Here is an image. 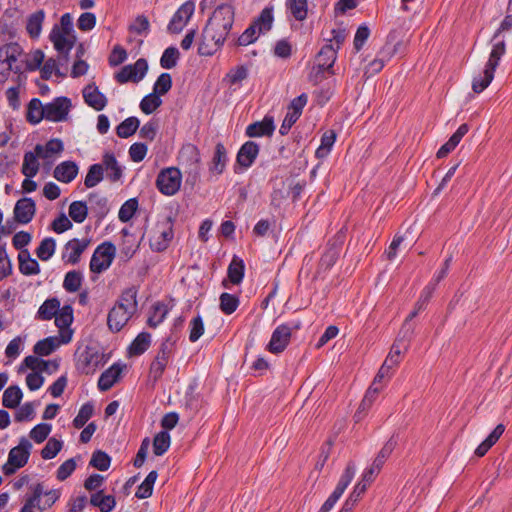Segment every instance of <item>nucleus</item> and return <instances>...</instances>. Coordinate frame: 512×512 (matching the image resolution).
Here are the masks:
<instances>
[{
    "label": "nucleus",
    "instance_id": "19",
    "mask_svg": "<svg viewBox=\"0 0 512 512\" xmlns=\"http://www.w3.org/2000/svg\"><path fill=\"white\" fill-rule=\"evenodd\" d=\"M90 241L87 239H72L68 241L64 248L63 259L68 263L76 264L80 260L81 254L86 250Z\"/></svg>",
    "mask_w": 512,
    "mask_h": 512
},
{
    "label": "nucleus",
    "instance_id": "20",
    "mask_svg": "<svg viewBox=\"0 0 512 512\" xmlns=\"http://www.w3.org/2000/svg\"><path fill=\"white\" fill-rule=\"evenodd\" d=\"M31 494L26 495L24 505L20 512H43L44 509L40 504V499L44 493L43 484L37 483L30 486Z\"/></svg>",
    "mask_w": 512,
    "mask_h": 512
},
{
    "label": "nucleus",
    "instance_id": "40",
    "mask_svg": "<svg viewBox=\"0 0 512 512\" xmlns=\"http://www.w3.org/2000/svg\"><path fill=\"white\" fill-rule=\"evenodd\" d=\"M168 313L167 306L162 302H157L152 306V311L150 316L148 317L147 324L156 328L160 323L164 321L166 315Z\"/></svg>",
    "mask_w": 512,
    "mask_h": 512
},
{
    "label": "nucleus",
    "instance_id": "11",
    "mask_svg": "<svg viewBox=\"0 0 512 512\" xmlns=\"http://www.w3.org/2000/svg\"><path fill=\"white\" fill-rule=\"evenodd\" d=\"M355 464L353 462H349L347 464V467L342 474L335 490L333 493L329 496V498L324 502V504L321 506L318 512H329L333 506L336 504V502L339 500V498L344 493L345 489L348 487V485L351 483L352 479L355 475Z\"/></svg>",
    "mask_w": 512,
    "mask_h": 512
},
{
    "label": "nucleus",
    "instance_id": "39",
    "mask_svg": "<svg viewBox=\"0 0 512 512\" xmlns=\"http://www.w3.org/2000/svg\"><path fill=\"white\" fill-rule=\"evenodd\" d=\"M140 121L136 117H128L122 121L116 128V133L120 138L132 136L139 128Z\"/></svg>",
    "mask_w": 512,
    "mask_h": 512
},
{
    "label": "nucleus",
    "instance_id": "16",
    "mask_svg": "<svg viewBox=\"0 0 512 512\" xmlns=\"http://www.w3.org/2000/svg\"><path fill=\"white\" fill-rule=\"evenodd\" d=\"M71 108V101L67 97H57L52 102L45 104L46 120L61 122L66 120Z\"/></svg>",
    "mask_w": 512,
    "mask_h": 512
},
{
    "label": "nucleus",
    "instance_id": "5",
    "mask_svg": "<svg viewBox=\"0 0 512 512\" xmlns=\"http://www.w3.org/2000/svg\"><path fill=\"white\" fill-rule=\"evenodd\" d=\"M337 58V49L332 43L324 45L315 58V64L309 74V79L314 83L325 78L324 73L333 74V65Z\"/></svg>",
    "mask_w": 512,
    "mask_h": 512
},
{
    "label": "nucleus",
    "instance_id": "15",
    "mask_svg": "<svg viewBox=\"0 0 512 512\" xmlns=\"http://www.w3.org/2000/svg\"><path fill=\"white\" fill-rule=\"evenodd\" d=\"M194 10L195 4L193 1L183 3L170 20L167 27L168 31L173 34L181 32L192 17Z\"/></svg>",
    "mask_w": 512,
    "mask_h": 512
},
{
    "label": "nucleus",
    "instance_id": "14",
    "mask_svg": "<svg viewBox=\"0 0 512 512\" xmlns=\"http://www.w3.org/2000/svg\"><path fill=\"white\" fill-rule=\"evenodd\" d=\"M147 69V61L144 58H140L133 65L124 66L116 73L115 79L121 84L128 81L139 82L145 76Z\"/></svg>",
    "mask_w": 512,
    "mask_h": 512
},
{
    "label": "nucleus",
    "instance_id": "37",
    "mask_svg": "<svg viewBox=\"0 0 512 512\" xmlns=\"http://www.w3.org/2000/svg\"><path fill=\"white\" fill-rule=\"evenodd\" d=\"M228 279L232 284L238 285L242 282L244 276L243 260L234 256L228 267Z\"/></svg>",
    "mask_w": 512,
    "mask_h": 512
},
{
    "label": "nucleus",
    "instance_id": "57",
    "mask_svg": "<svg viewBox=\"0 0 512 512\" xmlns=\"http://www.w3.org/2000/svg\"><path fill=\"white\" fill-rule=\"evenodd\" d=\"M138 208V201L135 198L127 200L120 208L118 217L122 222H128L134 216Z\"/></svg>",
    "mask_w": 512,
    "mask_h": 512
},
{
    "label": "nucleus",
    "instance_id": "27",
    "mask_svg": "<svg viewBox=\"0 0 512 512\" xmlns=\"http://www.w3.org/2000/svg\"><path fill=\"white\" fill-rule=\"evenodd\" d=\"M122 372V367L118 364H113L110 368L105 370L99 380L98 388L101 391H108L118 381Z\"/></svg>",
    "mask_w": 512,
    "mask_h": 512
},
{
    "label": "nucleus",
    "instance_id": "59",
    "mask_svg": "<svg viewBox=\"0 0 512 512\" xmlns=\"http://www.w3.org/2000/svg\"><path fill=\"white\" fill-rule=\"evenodd\" d=\"M172 87V78L169 73H162L156 80L153 93L158 96L165 95Z\"/></svg>",
    "mask_w": 512,
    "mask_h": 512
},
{
    "label": "nucleus",
    "instance_id": "18",
    "mask_svg": "<svg viewBox=\"0 0 512 512\" xmlns=\"http://www.w3.org/2000/svg\"><path fill=\"white\" fill-rule=\"evenodd\" d=\"M50 40L52 41L54 48L65 58H67L70 50L73 48L76 37L74 34H64L59 31V26L55 25L50 33Z\"/></svg>",
    "mask_w": 512,
    "mask_h": 512
},
{
    "label": "nucleus",
    "instance_id": "30",
    "mask_svg": "<svg viewBox=\"0 0 512 512\" xmlns=\"http://www.w3.org/2000/svg\"><path fill=\"white\" fill-rule=\"evenodd\" d=\"M44 19H45V12L43 10H38L28 16L27 23H26V30L31 38L39 37L41 30H42V25H43Z\"/></svg>",
    "mask_w": 512,
    "mask_h": 512
},
{
    "label": "nucleus",
    "instance_id": "36",
    "mask_svg": "<svg viewBox=\"0 0 512 512\" xmlns=\"http://www.w3.org/2000/svg\"><path fill=\"white\" fill-rule=\"evenodd\" d=\"M286 8L290 14L298 21H303L307 17V0H286Z\"/></svg>",
    "mask_w": 512,
    "mask_h": 512
},
{
    "label": "nucleus",
    "instance_id": "56",
    "mask_svg": "<svg viewBox=\"0 0 512 512\" xmlns=\"http://www.w3.org/2000/svg\"><path fill=\"white\" fill-rule=\"evenodd\" d=\"M179 58V51L175 47H168L162 54L160 65L164 69H172L176 66Z\"/></svg>",
    "mask_w": 512,
    "mask_h": 512
},
{
    "label": "nucleus",
    "instance_id": "44",
    "mask_svg": "<svg viewBox=\"0 0 512 512\" xmlns=\"http://www.w3.org/2000/svg\"><path fill=\"white\" fill-rule=\"evenodd\" d=\"M157 472L156 471H151L147 477L145 478V480L142 482V484L138 487L136 493H135V496L138 498V499H145V498H148L152 495V492H153V486H154V483L157 479Z\"/></svg>",
    "mask_w": 512,
    "mask_h": 512
},
{
    "label": "nucleus",
    "instance_id": "53",
    "mask_svg": "<svg viewBox=\"0 0 512 512\" xmlns=\"http://www.w3.org/2000/svg\"><path fill=\"white\" fill-rule=\"evenodd\" d=\"M335 139H336V135L333 131H328V132H325L321 138V145L317 148L316 150V157L317 158H324L326 157L334 142H335Z\"/></svg>",
    "mask_w": 512,
    "mask_h": 512
},
{
    "label": "nucleus",
    "instance_id": "54",
    "mask_svg": "<svg viewBox=\"0 0 512 512\" xmlns=\"http://www.w3.org/2000/svg\"><path fill=\"white\" fill-rule=\"evenodd\" d=\"M161 104L162 100L160 99V96H158L156 93H151L141 100L140 109L143 113L148 115L153 113L158 107L161 106Z\"/></svg>",
    "mask_w": 512,
    "mask_h": 512
},
{
    "label": "nucleus",
    "instance_id": "9",
    "mask_svg": "<svg viewBox=\"0 0 512 512\" xmlns=\"http://www.w3.org/2000/svg\"><path fill=\"white\" fill-rule=\"evenodd\" d=\"M116 248L111 242H104L99 245L90 260V270L94 273H101L107 270L113 262Z\"/></svg>",
    "mask_w": 512,
    "mask_h": 512
},
{
    "label": "nucleus",
    "instance_id": "13",
    "mask_svg": "<svg viewBox=\"0 0 512 512\" xmlns=\"http://www.w3.org/2000/svg\"><path fill=\"white\" fill-rule=\"evenodd\" d=\"M308 97L305 93H302L298 97L294 98L288 106L287 114L280 127V134L285 135L299 119L302 114V110L307 104Z\"/></svg>",
    "mask_w": 512,
    "mask_h": 512
},
{
    "label": "nucleus",
    "instance_id": "62",
    "mask_svg": "<svg viewBox=\"0 0 512 512\" xmlns=\"http://www.w3.org/2000/svg\"><path fill=\"white\" fill-rule=\"evenodd\" d=\"M158 128V121L150 120L141 127L139 131V136L143 139L153 141L157 135Z\"/></svg>",
    "mask_w": 512,
    "mask_h": 512
},
{
    "label": "nucleus",
    "instance_id": "26",
    "mask_svg": "<svg viewBox=\"0 0 512 512\" xmlns=\"http://www.w3.org/2000/svg\"><path fill=\"white\" fill-rule=\"evenodd\" d=\"M104 170L107 171V178L111 182H117L121 179L123 171L122 167L119 165L116 157L111 152H106L103 155L102 163Z\"/></svg>",
    "mask_w": 512,
    "mask_h": 512
},
{
    "label": "nucleus",
    "instance_id": "17",
    "mask_svg": "<svg viewBox=\"0 0 512 512\" xmlns=\"http://www.w3.org/2000/svg\"><path fill=\"white\" fill-rule=\"evenodd\" d=\"M292 329L286 324L279 325L272 333L267 350L270 353L278 354L285 350L290 342Z\"/></svg>",
    "mask_w": 512,
    "mask_h": 512
},
{
    "label": "nucleus",
    "instance_id": "60",
    "mask_svg": "<svg viewBox=\"0 0 512 512\" xmlns=\"http://www.w3.org/2000/svg\"><path fill=\"white\" fill-rule=\"evenodd\" d=\"M247 76V68L245 66H238L227 73L225 80L232 86L241 83Z\"/></svg>",
    "mask_w": 512,
    "mask_h": 512
},
{
    "label": "nucleus",
    "instance_id": "51",
    "mask_svg": "<svg viewBox=\"0 0 512 512\" xmlns=\"http://www.w3.org/2000/svg\"><path fill=\"white\" fill-rule=\"evenodd\" d=\"M179 157L187 164L193 165L200 162V153L198 148L193 144H186L182 147Z\"/></svg>",
    "mask_w": 512,
    "mask_h": 512
},
{
    "label": "nucleus",
    "instance_id": "38",
    "mask_svg": "<svg viewBox=\"0 0 512 512\" xmlns=\"http://www.w3.org/2000/svg\"><path fill=\"white\" fill-rule=\"evenodd\" d=\"M104 178V167L102 164H93L89 167L86 174L84 185L86 188H93Z\"/></svg>",
    "mask_w": 512,
    "mask_h": 512
},
{
    "label": "nucleus",
    "instance_id": "4",
    "mask_svg": "<svg viewBox=\"0 0 512 512\" xmlns=\"http://www.w3.org/2000/svg\"><path fill=\"white\" fill-rule=\"evenodd\" d=\"M506 52L505 41H498L493 44L489 59L485 65L482 74L475 76L472 81V90L475 93L483 92L494 79V73L499 65L501 57Z\"/></svg>",
    "mask_w": 512,
    "mask_h": 512
},
{
    "label": "nucleus",
    "instance_id": "52",
    "mask_svg": "<svg viewBox=\"0 0 512 512\" xmlns=\"http://www.w3.org/2000/svg\"><path fill=\"white\" fill-rule=\"evenodd\" d=\"M89 464L100 471H106L111 464V457L104 451L97 450L92 454Z\"/></svg>",
    "mask_w": 512,
    "mask_h": 512
},
{
    "label": "nucleus",
    "instance_id": "41",
    "mask_svg": "<svg viewBox=\"0 0 512 512\" xmlns=\"http://www.w3.org/2000/svg\"><path fill=\"white\" fill-rule=\"evenodd\" d=\"M83 276L81 272L72 270L66 273L63 288L70 293L77 292L82 285Z\"/></svg>",
    "mask_w": 512,
    "mask_h": 512
},
{
    "label": "nucleus",
    "instance_id": "23",
    "mask_svg": "<svg viewBox=\"0 0 512 512\" xmlns=\"http://www.w3.org/2000/svg\"><path fill=\"white\" fill-rule=\"evenodd\" d=\"M83 97L87 105L97 111H101L107 104V98L101 93L95 84H88L83 89Z\"/></svg>",
    "mask_w": 512,
    "mask_h": 512
},
{
    "label": "nucleus",
    "instance_id": "2",
    "mask_svg": "<svg viewBox=\"0 0 512 512\" xmlns=\"http://www.w3.org/2000/svg\"><path fill=\"white\" fill-rule=\"evenodd\" d=\"M138 290L131 286L122 291L107 315L108 329L117 333L128 323L138 310Z\"/></svg>",
    "mask_w": 512,
    "mask_h": 512
},
{
    "label": "nucleus",
    "instance_id": "64",
    "mask_svg": "<svg viewBox=\"0 0 512 512\" xmlns=\"http://www.w3.org/2000/svg\"><path fill=\"white\" fill-rule=\"evenodd\" d=\"M204 333V324L201 316L194 317L190 322L189 340L196 342Z\"/></svg>",
    "mask_w": 512,
    "mask_h": 512
},
{
    "label": "nucleus",
    "instance_id": "45",
    "mask_svg": "<svg viewBox=\"0 0 512 512\" xmlns=\"http://www.w3.org/2000/svg\"><path fill=\"white\" fill-rule=\"evenodd\" d=\"M55 325L60 329L68 328L73 322V309L70 305H65L59 309L55 315Z\"/></svg>",
    "mask_w": 512,
    "mask_h": 512
},
{
    "label": "nucleus",
    "instance_id": "12",
    "mask_svg": "<svg viewBox=\"0 0 512 512\" xmlns=\"http://www.w3.org/2000/svg\"><path fill=\"white\" fill-rule=\"evenodd\" d=\"M173 345V342H170L168 339L165 340L161 344L155 359L152 361L149 375L154 381H157L162 377L172 354Z\"/></svg>",
    "mask_w": 512,
    "mask_h": 512
},
{
    "label": "nucleus",
    "instance_id": "49",
    "mask_svg": "<svg viewBox=\"0 0 512 512\" xmlns=\"http://www.w3.org/2000/svg\"><path fill=\"white\" fill-rule=\"evenodd\" d=\"M88 215V208L83 201H74L69 206V216L76 223H82L85 221Z\"/></svg>",
    "mask_w": 512,
    "mask_h": 512
},
{
    "label": "nucleus",
    "instance_id": "22",
    "mask_svg": "<svg viewBox=\"0 0 512 512\" xmlns=\"http://www.w3.org/2000/svg\"><path fill=\"white\" fill-rule=\"evenodd\" d=\"M36 211L35 202L31 198H22L14 208L15 219L22 224L29 223Z\"/></svg>",
    "mask_w": 512,
    "mask_h": 512
},
{
    "label": "nucleus",
    "instance_id": "3",
    "mask_svg": "<svg viewBox=\"0 0 512 512\" xmlns=\"http://www.w3.org/2000/svg\"><path fill=\"white\" fill-rule=\"evenodd\" d=\"M23 49L18 43H7L0 47V83H4L13 72L17 75L16 80L21 82L22 77V56Z\"/></svg>",
    "mask_w": 512,
    "mask_h": 512
},
{
    "label": "nucleus",
    "instance_id": "47",
    "mask_svg": "<svg viewBox=\"0 0 512 512\" xmlns=\"http://www.w3.org/2000/svg\"><path fill=\"white\" fill-rule=\"evenodd\" d=\"M170 435L167 431H161L153 439V452L156 456L163 455L170 447Z\"/></svg>",
    "mask_w": 512,
    "mask_h": 512
},
{
    "label": "nucleus",
    "instance_id": "48",
    "mask_svg": "<svg viewBox=\"0 0 512 512\" xmlns=\"http://www.w3.org/2000/svg\"><path fill=\"white\" fill-rule=\"evenodd\" d=\"M239 303V298L233 294L224 292L220 295V309L226 315L235 312Z\"/></svg>",
    "mask_w": 512,
    "mask_h": 512
},
{
    "label": "nucleus",
    "instance_id": "35",
    "mask_svg": "<svg viewBox=\"0 0 512 512\" xmlns=\"http://www.w3.org/2000/svg\"><path fill=\"white\" fill-rule=\"evenodd\" d=\"M151 344V335L147 332H141L137 335L129 347L131 356H139L143 354Z\"/></svg>",
    "mask_w": 512,
    "mask_h": 512
},
{
    "label": "nucleus",
    "instance_id": "25",
    "mask_svg": "<svg viewBox=\"0 0 512 512\" xmlns=\"http://www.w3.org/2000/svg\"><path fill=\"white\" fill-rule=\"evenodd\" d=\"M78 171V165L74 161H64L55 167L53 176L60 182L70 183L76 178Z\"/></svg>",
    "mask_w": 512,
    "mask_h": 512
},
{
    "label": "nucleus",
    "instance_id": "46",
    "mask_svg": "<svg viewBox=\"0 0 512 512\" xmlns=\"http://www.w3.org/2000/svg\"><path fill=\"white\" fill-rule=\"evenodd\" d=\"M56 242L53 238L47 237L43 239L36 249V255L42 261L49 260L55 253Z\"/></svg>",
    "mask_w": 512,
    "mask_h": 512
},
{
    "label": "nucleus",
    "instance_id": "21",
    "mask_svg": "<svg viewBox=\"0 0 512 512\" xmlns=\"http://www.w3.org/2000/svg\"><path fill=\"white\" fill-rule=\"evenodd\" d=\"M259 150V145L256 142H245L237 153V163L245 169L249 168L257 158Z\"/></svg>",
    "mask_w": 512,
    "mask_h": 512
},
{
    "label": "nucleus",
    "instance_id": "10",
    "mask_svg": "<svg viewBox=\"0 0 512 512\" xmlns=\"http://www.w3.org/2000/svg\"><path fill=\"white\" fill-rule=\"evenodd\" d=\"M181 180L182 176L179 169L166 168L158 174L156 186L162 194L172 196L179 191Z\"/></svg>",
    "mask_w": 512,
    "mask_h": 512
},
{
    "label": "nucleus",
    "instance_id": "42",
    "mask_svg": "<svg viewBox=\"0 0 512 512\" xmlns=\"http://www.w3.org/2000/svg\"><path fill=\"white\" fill-rule=\"evenodd\" d=\"M396 445H397V441L394 439V437H391L381 448V450L377 454L376 458L374 459L372 465L381 470L385 461L392 454Z\"/></svg>",
    "mask_w": 512,
    "mask_h": 512
},
{
    "label": "nucleus",
    "instance_id": "63",
    "mask_svg": "<svg viewBox=\"0 0 512 512\" xmlns=\"http://www.w3.org/2000/svg\"><path fill=\"white\" fill-rule=\"evenodd\" d=\"M259 30L256 28V25L251 24L238 38V45L239 46H246L251 43H253L258 35Z\"/></svg>",
    "mask_w": 512,
    "mask_h": 512
},
{
    "label": "nucleus",
    "instance_id": "32",
    "mask_svg": "<svg viewBox=\"0 0 512 512\" xmlns=\"http://www.w3.org/2000/svg\"><path fill=\"white\" fill-rule=\"evenodd\" d=\"M63 149V142L57 138L49 140L45 146L37 144L34 148L35 152H37V155L43 159L49 158L53 154H59L63 151Z\"/></svg>",
    "mask_w": 512,
    "mask_h": 512
},
{
    "label": "nucleus",
    "instance_id": "28",
    "mask_svg": "<svg viewBox=\"0 0 512 512\" xmlns=\"http://www.w3.org/2000/svg\"><path fill=\"white\" fill-rule=\"evenodd\" d=\"M227 163V151L222 143H217L215 146V152L209 167V171L214 175H220L223 173Z\"/></svg>",
    "mask_w": 512,
    "mask_h": 512
},
{
    "label": "nucleus",
    "instance_id": "1",
    "mask_svg": "<svg viewBox=\"0 0 512 512\" xmlns=\"http://www.w3.org/2000/svg\"><path fill=\"white\" fill-rule=\"evenodd\" d=\"M234 23V9L231 5H219L208 19L199 43L201 56L213 55L226 40Z\"/></svg>",
    "mask_w": 512,
    "mask_h": 512
},
{
    "label": "nucleus",
    "instance_id": "6",
    "mask_svg": "<svg viewBox=\"0 0 512 512\" xmlns=\"http://www.w3.org/2000/svg\"><path fill=\"white\" fill-rule=\"evenodd\" d=\"M32 450L31 442L22 437L19 444L13 447L8 454L7 462L2 466V471L6 476L13 475L18 469L24 467L30 457Z\"/></svg>",
    "mask_w": 512,
    "mask_h": 512
},
{
    "label": "nucleus",
    "instance_id": "24",
    "mask_svg": "<svg viewBox=\"0 0 512 512\" xmlns=\"http://www.w3.org/2000/svg\"><path fill=\"white\" fill-rule=\"evenodd\" d=\"M275 126L272 117L265 116L262 121L254 122L247 126L246 135L250 138L271 136Z\"/></svg>",
    "mask_w": 512,
    "mask_h": 512
},
{
    "label": "nucleus",
    "instance_id": "55",
    "mask_svg": "<svg viewBox=\"0 0 512 512\" xmlns=\"http://www.w3.org/2000/svg\"><path fill=\"white\" fill-rule=\"evenodd\" d=\"M94 407L91 403H86L81 406L77 416L73 420V426L77 429L82 428L87 421L92 417Z\"/></svg>",
    "mask_w": 512,
    "mask_h": 512
},
{
    "label": "nucleus",
    "instance_id": "50",
    "mask_svg": "<svg viewBox=\"0 0 512 512\" xmlns=\"http://www.w3.org/2000/svg\"><path fill=\"white\" fill-rule=\"evenodd\" d=\"M57 346V340L55 338L48 337L38 341L34 345L33 351L36 355L48 356L57 348Z\"/></svg>",
    "mask_w": 512,
    "mask_h": 512
},
{
    "label": "nucleus",
    "instance_id": "33",
    "mask_svg": "<svg viewBox=\"0 0 512 512\" xmlns=\"http://www.w3.org/2000/svg\"><path fill=\"white\" fill-rule=\"evenodd\" d=\"M60 309V301L57 298H49L40 306L37 318L40 320H51Z\"/></svg>",
    "mask_w": 512,
    "mask_h": 512
},
{
    "label": "nucleus",
    "instance_id": "8",
    "mask_svg": "<svg viewBox=\"0 0 512 512\" xmlns=\"http://www.w3.org/2000/svg\"><path fill=\"white\" fill-rule=\"evenodd\" d=\"M103 364V354L96 347L86 346L78 353L76 367L82 374H93Z\"/></svg>",
    "mask_w": 512,
    "mask_h": 512
},
{
    "label": "nucleus",
    "instance_id": "31",
    "mask_svg": "<svg viewBox=\"0 0 512 512\" xmlns=\"http://www.w3.org/2000/svg\"><path fill=\"white\" fill-rule=\"evenodd\" d=\"M38 158L40 157L39 155H37V152H35V150L33 152L28 151L24 154L21 172L27 178H33L34 176L37 175L40 166Z\"/></svg>",
    "mask_w": 512,
    "mask_h": 512
},
{
    "label": "nucleus",
    "instance_id": "29",
    "mask_svg": "<svg viewBox=\"0 0 512 512\" xmlns=\"http://www.w3.org/2000/svg\"><path fill=\"white\" fill-rule=\"evenodd\" d=\"M26 119L31 124H38L46 119L45 105L38 98L30 100L27 107Z\"/></svg>",
    "mask_w": 512,
    "mask_h": 512
},
{
    "label": "nucleus",
    "instance_id": "61",
    "mask_svg": "<svg viewBox=\"0 0 512 512\" xmlns=\"http://www.w3.org/2000/svg\"><path fill=\"white\" fill-rule=\"evenodd\" d=\"M51 425L46 423H41L36 425L32 430L30 431V437L36 442V443H42L45 441L48 437V435L51 432Z\"/></svg>",
    "mask_w": 512,
    "mask_h": 512
},
{
    "label": "nucleus",
    "instance_id": "7",
    "mask_svg": "<svg viewBox=\"0 0 512 512\" xmlns=\"http://www.w3.org/2000/svg\"><path fill=\"white\" fill-rule=\"evenodd\" d=\"M173 222L170 217L158 221L150 236V246L155 251H164L173 239Z\"/></svg>",
    "mask_w": 512,
    "mask_h": 512
},
{
    "label": "nucleus",
    "instance_id": "58",
    "mask_svg": "<svg viewBox=\"0 0 512 512\" xmlns=\"http://www.w3.org/2000/svg\"><path fill=\"white\" fill-rule=\"evenodd\" d=\"M62 445V441L50 438L41 450L42 458L46 460L54 458L61 451Z\"/></svg>",
    "mask_w": 512,
    "mask_h": 512
},
{
    "label": "nucleus",
    "instance_id": "34",
    "mask_svg": "<svg viewBox=\"0 0 512 512\" xmlns=\"http://www.w3.org/2000/svg\"><path fill=\"white\" fill-rule=\"evenodd\" d=\"M23 393L17 385L8 387L2 396V404L6 408L14 409L19 406Z\"/></svg>",
    "mask_w": 512,
    "mask_h": 512
},
{
    "label": "nucleus",
    "instance_id": "43",
    "mask_svg": "<svg viewBox=\"0 0 512 512\" xmlns=\"http://www.w3.org/2000/svg\"><path fill=\"white\" fill-rule=\"evenodd\" d=\"M273 20V8L266 7L262 10L259 17L252 24L256 25L259 33H263L271 29Z\"/></svg>",
    "mask_w": 512,
    "mask_h": 512
}]
</instances>
